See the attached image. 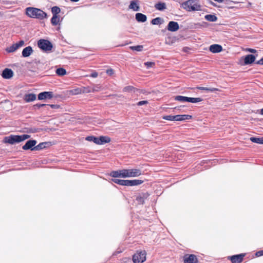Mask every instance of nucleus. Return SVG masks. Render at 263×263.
I'll use <instances>...</instances> for the list:
<instances>
[{
  "instance_id": "4",
  "label": "nucleus",
  "mask_w": 263,
  "mask_h": 263,
  "mask_svg": "<svg viewBox=\"0 0 263 263\" xmlns=\"http://www.w3.org/2000/svg\"><path fill=\"white\" fill-rule=\"evenodd\" d=\"M146 253L145 250L138 251L133 256V260L134 263H143L146 260Z\"/></svg>"
},
{
  "instance_id": "9",
  "label": "nucleus",
  "mask_w": 263,
  "mask_h": 263,
  "mask_svg": "<svg viewBox=\"0 0 263 263\" xmlns=\"http://www.w3.org/2000/svg\"><path fill=\"white\" fill-rule=\"evenodd\" d=\"M47 14L45 12L41 9L34 8V17H36L39 19H43L45 18Z\"/></svg>"
},
{
  "instance_id": "12",
  "label": "nucleus",
  "mask_w": 263,
  "mask_h": 263,
  "mask_svg": "<svg viewBox=\"0 0 263 263\" xmlns=\"http://www.w3.org/2000/svg\"><path fill=\"white\" fill-rule=\"evenodd\" d=\"M13 76V72L11 69L5 68L2 72V76L3 78L9 79Z\"/></svg>"
},
{
  "instance_id": "40",
  "label": "nucleus",
  "mask_w": 263,
  "mask_h": 263,
  "mask_svg": "<svg viewBox=\"0 0 263 263\" xmlns=\"http://www.w3.org/2000/svg\"><path fill=\"white\" fill-rule=\"evenodd\" d=\"M161 19L160 18L157 17V18L153 19L152 21V23L153 25H158L161 23Z\"/></svg>"
},
{
  "instance_id": "16",
  "label": "nucleus",
  "mask_w": 263,
  "mask_h": 263,
  "mask_svg": "<svg viewBox=\"0 0 263 263\" xmlns=\"http://www.w3.org/2000/svg\"><path fill=\"white\" fill-rule=\"evenodd\" d=\"M111 141L110 138L108 136H100L98 138V144L101 145L104 143H107Z\"/></svg>"
},
{
  "instance_id": "29",
  "label": "nucleus",
  "mask_w": 263,
  "mask_h": 263,
  "mask_svg": "<svg viewBox=\"0 0 263 263\" xmlns=\"http://www.w3.org/2000/svg\"><path fill=\"white\" fill-rule=\"evenodd\" d=\"M155 8L159 10H162L166 8L165 4L159 3L155 5Z\"/></svg>"
},
{
  "instance_id": "41",
  "label": "nucleus",
  "mask_w": 263,
  "mask_h": 263,
  "mask_svg": "<svg viewBox=\"0 0 263 263\" xmlns=\"http://www.w3.org/2000/svg\"><path fill=\"white\" fill-rule=\"evenodd\" d=\"M144 65L146 66L147 68L153 67L155 65V63L153 62H147L144 63Z\"/></svg>"
},
{
  "instance_id": "14",
  "label": "nucleus",
  "mask_w": 263,
  "mask_h": 263,
  "mask_svg": "<svg viewBox=\"0 0 263 263\" xmlns=\"http://www.w3.org/2000/svg\"><path fill=\"white\" fill-rule=\"evenodd\" d=\"M167 29L171 31H176L179 29V25L177 22L171 21L169 23Z\"/></svg>"
},
{
  "instance_id": "32",
  "label": "nucleus",
  "mask_w": 263,
  "mask_h": 263,
  "mask_svg": "<svg viewBox=\"0 0 263 263\" xmlns=\"http://www.w3.org/2000/svg\"><path fill=\"white\" fill-rule=\"evenodd\" d=\"M26 14L29 17H33V7H28L26 9Z\"/></svg>"
},
{
  "instance_id": "3",
  "label": "nucleus",
  "mask_w": 263,
  "mask_h": 263,
  "mask_svg": "<svg viewBox=\"0 0 263 263\" xmlns=\"http://www.w3.org/2000/svg\"><path fill=\"white\" fill-rule=\"evenodd\" d=\"M124 178L136 177L140 176L141 171L139 168L123 169Z\"/></svg>"
},
{
  "instance_id": "2",
  "label": "nucleus",
  "mask_w": 263,
  "mask_h": 263,
  "mask_svg": "<svg viewBox=\"0 0 263 263\" xmlns=\"http://www.w3.org/2000/svg\"><path fill=\"white\" fill-rule=\"evenodd\" d=\"M30 137V136L24 134L22 135H10L5 137L4 139L5 143L13 144L23 141Z\"/></svg>"
},
{
  "instance_id": "33",
  "label": "nucleus",
  "mask_w": 263,
  "mask_h": 263,
  "mask_svg": "<svg viewBox=\"0 0 263 263\" xmlns=\"http://www.w3.org/2000/svg\"><path fill=\"white\" fill-rule=\"evenodd\" d=\"M162 118L164 120H169V121H176V118L175 116L173 115H168L164 116L162 117Z\"/></svg>"
},
{
  "instance_id": "27",
  "label": "nucleus",
  "mask_w": 263,
  "mask_h": 263,
  "mask_svg": "<svg viewBox=\"0 0 263 263\" xmlns=\"http://www.w3.org/2000/svg\"><path fill=\"white\" fill-rule=\"evenodd\" d=\"M56 73L59 76H63L66 74V70L63 68H59L56 70Z\"/></svg>"
},
{
  "instance_id": "45",
  "label": "nucleus",
  "mask_w": 263,
  "mask_h": 263,
  "mask_svg": "<svg viewBox=\"0 0 263 263\" xmlns=\"http://www.w3.org/2000/svg\"><path fill=\"white\" fill-rule=\"evenodd\" d=\"M147 104H148L147 101H141L138 102L137 104L138 106H141V105Z\"/></svg>"
},
{
  "instance_id": "19",
  "label": "nucleus",
  "mask_w": 263,
  "mask_h": 263,
  "mask_svg": "<svg viewBox=\"0 0 263 263\" xmlns=\"http://www.w3.org/2000/svg\"><path fill=\"white\" fill-rule=\"evenodd\" d=\"M136 19L138 22H145L147 20V17L144 14L138 13L136 14Z\"/></svg>"
},
{
  "instance_id": "39",
  "label": "nucleus",
  "mask_w": 263,
  "mask_h": 263,
  "mask_svg": "<svg viewBox=\"0 0 263 263\" xmlns=\"http://www.w3.org/2000/svg\"><path fill=\"white\" fill-rule=\"evenodd\" d=\"M144 196H139L137 197L136 200L141 204H143L144 203Z\"/></svg>"
},
{
  "instance_id": "22",
  "label": "nucleus",
  "mask_w": 263,
  "mask_h": 263,
  "mask_svg": "<svg viewBox=\"0 0 263 263\" xmlns=\"http://www.w3.org/2000/svg\"><path fill=\"white\" fill-rule=\"evenodd\" d=\"M205 19L209 22H216L217 20V17L214 14H208L204 16Z\"/></svg>"
},
{
  "instance_id": "8",
  "label": "nucleus",
  "mask_w": 263,
  "mask_h": 263,
  "mask_svg": "<svg viewBox=\"0 0 263 263\" xmlns=\"http://www.w3.org/2000/svg\"><path fill=\"white\" fill-rule=\"evenodd\" d=\"M245 253H241L238 255H234L228 257V259L230 260L232 263H241L245 256Z\"/></svg>"
},
{
  "instance_id": "50",
  "label": "nucleus",
  "mask_w": 263,
  "mask_h": 263,
  "mask_svg": "<svg viewBox=\"0 0 263 263\" xmlns=\"http://www.w3.org/2000/svg\"><path fill=\"white\" fill-rule=\"evenodd\" d=\"M256 64L258 65H263V57L261 58L259 60L256 62Z\"/></svg>"
},
{
  "instance_id": "20",
  "label": "nucleus",
  "mask_w": 263,
  "mask_h": 263,
  "mask_svg": "<svg viewBox=\"0 0 263 263\" xmlns=\"http://www.w3.org/2000/svg\"><path fill=\"white\" fill-rule=\"evenodd\" d=\"M24 44L23 41H20L18 43L13 44L9 49H17L19 48L22 47Z\"/></svg>"
},
{
  "instance_id": "37",
  "label": "nucleus",
  "mask_w": 263,
  "mask_h": 263,
  "mask_svg": "<svg viewBox=\"0 0 263 263\" xmlns=\"http://www.w3.org/2000/svg\"><path fill=\"white\" fill-rule=\"evenodd\" d=\"M51 11L53 15H58L57 14L60 12V9L58 7L55 6L52 7Z\"/></svg>"
},
{
  "instance_id": "48",
  "label": "nucleus",
  "mask_w": 263,
  "mask_h": 263,
  "mask_svg": "<svg viewBox=\"0 0 263 263\" xmlns=\"http://www.w3.org/2000/svg\"><path fill=\"white\" fill-rule=\"evenodd\" d=\"M36 66H37V68L39 70L42 69L44 67V65L40 63H39L38 64L36 63Z\"/></svg>"
},
{
  "instance_id": "42",
  "label": "nucleus",
  "mask_w": 263,
  "mask_h": 263,
  "mask_svg": "<svg viewBox=\"0 0 263 263\" xmlns=\"http://www.w3.org/2000/svg\"><path fill=\"white\" fill-rule=\"evenodd\" d=\"M33 50H23L22 54L23 56L24 57H28L29 55L31 54V51Z\"/></svg>"
},
{
  "instance_id": "36",
  "label": "nucleus",
  "mask_w": 263,
  "mask_h": 263,
  "mask_svg": "<svg viewBox=\"0 0 263 263\" xmlns=\"http://www.w3.org/2000/svg\"><path fill=\"white\" fill-rule=\"evenodd\" d=\"M49 108L53 109H58L60 108V106L58 104H48V106H47V109L49 110Z\"/></svg>"
},
{
  "instance_id": "15",
  "label": "nucleus",
  "mask_w": 263,
  "mask_h": 263,
  "mask_svg": "<svg viewBox=\"0 0 263 263\" xmlns=\"http://www.w3.org/2000/svg\"><path fill=\"white\" fill-rule=\"evenodd\" d=\"M110 176L114 178L122 177L124 178L123 169L116 171H112L110 173Z\"/></svg>"
},
{
  "instance_id": "26",
  "label": "nucleus",
  "mask_w": 263,
  "mask_h": 263,
  "mask_svg": "<svg viewBox=\"0 0 263 263\" xmlns=\"http://www.w3.org/2000/svg\"><path fill=\"white\" fill-rule=\"evenodd\" d=\"M123 90L124 92H132V91L135 92V91H138V89L136 88L135 87H134L133 86H127L124 87Z\"/></svg>"
},
{
  "instance_id": "25",
  "label": "nucleus",
  "mask_w": 263,
  "mask_h": 263,
  "mask_svg": "<svg viewBox=\"0 0 263 263\" xmlns=\"http://www.w3.org/2000/svg\"><path fill=\"white\" fill-rule=\"evenodd\" d=\"M64 53V52L63 51L60 55H57L56 57V58L57 59H63L64 58H68V59H70V58H72V59H74V58H79V59H82V58H85V57H82V56L66 57L64 55H63V54Z\"/></svg>"
},
{
  "instance_id": "44",
  "label": "nucleus",
  "mask_w": 263,
  "mask_h": 263,
  "mask_svg": "<svg viewBox=\"0 0 263 263\" xmlns=\"http://www.w3.org/2000/svg\"><path fill=\"white\" fill-rule=\"evenodd\" d=\"M123 186H131V180H123Z\"/></svg>"
},
{
  "instance_id": "7",
  "label": "nucleus",
  "mask_w": 263,
  "mask_h": 263,
  "mask_svg": "<svg viewBox=\"0 0 263 263\" xmlns=\"http://www.w3.org/2000/svg\"><path fill=\"white\" fill-rule=\"evenodd\" d=\"M38 46L41 49H51L53 47L50 42L43 39L39 41Z\"/></svg>"
},
{
  "instance_id": "13",
  "label": "nucleus",
  "mask_w": 263,
  "mask_h": 263,
  "mask_svg": "<svg viewBox=\"0 0 263 263\" xmlns=\"http://www.w3.org/2000/svg\"><path fill=\"white\" fill-rule=\"evenodd\" d=\"M255 60V57L253 54L246 55L244 58V64L245 65L251 64L253 63Z\"/></svg>"
},
{
  "instance_id": "60",
  "label": "nucleus",
  "mask_w": 263,
  "mask_h": 263,
  "mask_svg": "<svg viewBox=\"0 0 263 263\" xmlns=\"http://www.w3.org/2000/svg\"><path fill=\"white\" fill-rule=\"evenodd\" d=\"M35 95H34V100H35Z\"/></svg>"
},
{
  "instance_id": "46",
  "label": "nucleus",
  "mask_w": 263,
  "mask_h": 263,
  "mask_svg": "<svg viewBox=\"0 0 263 263\" xmlns=\"http://www.w3.org/2000/svg\"><path fill=\"white\" fill-rule=\"evenodd\" d=\"M106 72L109 76H111L114 73V70L112 69H107Z\"/></svg>"
},
{
  "instance_id": "23",
  "label": "nucleus",
  "mask_w": 263,
  "mask_h": 263,
  "mask_svg": "<svg viewBox=\"0 0 263 263\" xmlns=\"http://www.w3.org/2000/svg\"><path fill=\"white\" fill-rule=\"evenodd\" d=\"M250 140L252 142L263 144V137L261 138L251 137Z\"/></svg>"
},
{
  "instance_id": "34",
  "label": "nucleus",
  "mask_w": 263,
  "mask_h": 263,
  "mask_svg": "<svg viewBox=\"0 0 263 263\" xmlns=\"http://www.w3.org/2000/svg\"><path fill=\"white\" fill-rule=\"evenodd\" d=\"M70 92L72 94V95H78V94H80L82 92V91L81 90V88H75V89H72L70 91Z\"/></svg>"
},
{
  "instance_id": "5",
  "label": "nucleus",
  "mask_w": 263,
  "mask_h": 263,
  "mask_svg": "<svg viewBox=\"0 0 263 263\" xmlns=\"http://www.w3.org/2000/svg\"><path fill=\"white\" fill-rule=\"evenodd\" d=\"M174 99L176 101L179 102H189L193 103H196L202 101V99L200 98H190L182 96H177L175 97Z\"/></svg>"
},
{
  "instance_id": "18",
  "label": "nucleus",
  "mask_w": 263,
  "mask_h": 263,
  "mask_svg": "<svg viewBox=\"0 0 263 263\" xmlns=\"http://www.w3.org/2000/svg\"><path fill=\"white\" fill-rule=\"evenodd\" d=\"M176 121H183L190 120L192 118V116L189 115H175Z\"/></svg>"
},
{
  "instance_id": "47",
  "label": "nucleus",
  "mask_w": 263,
  "mask_h": 263,
  "mask_svg": "<svg viewBox=\"0 0 263 263\" xmlns=\"http://www.w3.org/2000/svg\"><path fill=\"white\" fill-rule=\"evenodd\" d=\"M255 255H256L257 257H259V256H262V255H263V250H262L259 251H257V252L256 253Z\"/></svg>"
},
{
  "instance_id": "28",
  "label": "nucleus",
  "mask_w": 263,
  "mask_h": 263,
  "mask_svg": "<svg viewBox=\"0 0 263 263\" xmlns=\"http://www.w3.org/2000/svg\"><path fill=\"white\" fill-rule=\"evenodd\" d=\"M60 22V17L58 15H53L51 18V23L54 25H57Z\"/></svg>"
},
{
  "instance_id": "43",
  "label": "nucleus",
  "mask_w": 263,
  "mask_h": 263,
  "mask_svg": "<svg viewBox=\"0 0 263 263\" xmlns=\"http://www.w3.org/2000/svg\"><path fill=\"white\" fill-rule=\"evenodd\" d=\"M112 181L116 184L123 185V180L119 179H113Z\"/></svg>"
},
{
  "instance_id": "1",
  "label": "nucleus",
  "mask_w": 263,
  "mask_h": 263,
  "mask_svg": "<svg viewBox=\"0 0 263 263\" xmlns=\"http://www.w3.org/2000/svg\"><path fill=\"white\" fill-rule=\"evenodd\" d=\"M182 7L187 11L201 10V6L197 0H188L181 4Z\"/></svg>"
},
{
  "instance_id": "31",
  "label": "nucleus",
  "mask_w": 263,
  "mask_h": 263,
  "mask_svg": "<svg viewBox=\"0 0 263 263\" xmlns=\"http://www.w3.org/2000/svg\"><path fill=\"white\" fill-rule=\"evenodd\" d=\"M86 140L89 141H93L97 144H98V138L94 136H88L86 138Z\"/></svg>"
},
{
  "instance_id": "10",
  "label": "nucleus",
  "mask_w": 263,
  "mask_h": 263,
  "mask_svg": "<svg viewBox=\"0 0 263 263\" xmlns=\"http://www.w3.org/2000/svg\"><path fill=\"white\" fill-rule=\"evenodd\" d=\"M53 97V92L51 91H44L39 94L38 99L44 100L46 99H51Z\"/></svg>"
},
{
  "instance_id": "24",
  "label": "nucleus",
  "mask_w": 263,
  "mask_h": 263,
  "mask_svg": "<svg viewBox=\"0 0 263 263\" xmlns=\"http://www.w3.org/2000/svg\"><path fill=\"white\" fill-rule=\"evenodd\" d=\"M200 90H204L210 92H214L216 91H220V90L217 88L214 87H200L199 88Z\"/></svg>"
},
{
  "instance_id": "54",
  "label": "nucleus",
  "mask_w": 263,
  "mask_h": 263,
  "mask_svg": "<svg viewBox=\"0 0 263 263\" xmlns=\"http://www.w3.org/2000/svg\"><path fill=\"white\" fill-rule=\"evenodd\" d=\"M214 1L218 3H221L223 2L224 0H214Z\"/></svg>"
},
{
  "instance_id": "21",
  "label": "nucleus",
  "mask_w": 263,
  "mask_h": 263,
  "mask_svg": "<svg viewBox=\"0 0 263 263\" xmlns=\"http://www.w3.org/2000/svg\"><path fill=\"white\" fill-rule=\"evenodd\" d=\"M33 147V140H30L28 141L26 144L23 146V149L25 150H27L29 149H31L33 150L32 148Z\"/></svg>"
},
{
  "instance_id": "11",
  "label": "nucleus",
  "mask_w": 263,
  "mask_h": 263,
  "mask_svg": "<svg viewBox=\"0 0 263 263\" xmlns=\"http://www.w3.org/2000/svg\"><path fill=\"white\" fill-rule=\"evenodd\" d=\"M36 143V141L34 140V150L35 151H39L42 149L44 148H46L50 146V142H42L40 143L36 146H35Z\"/></svg>"
},
{
  "instance_id": "58",
  "label": "nucleus",
  "mask_w": 263,
  "mask_h": 263,
  "mask_svg": "<svg viewBox=\"0 0 263 263\" xmlns=\"http://www.w3.org/2000/svg\"><path fill=\"white\" fill-rule=\"evenodd\" d=\"M261 114L263 115V108L261 109Z\"/></svg>"
},
{
  "instance_id": "17",
  "label": "nucleus",
  "mask_w": 263,
  "mask_h": 263,
  "mask_svg": "<svg viewBox=\"0 0 263 263\" xmlns=\"http://www.w3.org/2000/svg\"><path fill=\"white\" fill-rule=\"evenodd\" d=\"M129 8L132 9L134 11H138L139 10L140 7L138 1H134L130 2L129 6Z\"/></svg>"
},
{
  "instance_id": "57",
  "label": "nucleus",
  "mask_w": 263,
  "mask_h": 263,
  "mask_svg": "<svg viewBox=\"0 0 263 263\" xmlns=\"http://www.w3.org/2000/svg\"><path fill=\"white\" fill-rule=\"evenodd\" d=\"M70 1L72 2H78L79 0H70Z\"/></svg>"
},
{
  "instance_id": "35",
  "label": "nucleus",
  "mask_w": 263,
  "mask_h": 263,
  "mask_svg": "<svg viewBox=\"0 0 263 263\" xmlns=\"http://www.w3.org/2000/svg\"><path fill=\"white\" fill-rule=\"evenodd\" d=\"M24 100L27 102L33 101V93L26 95L24 97Z\"/></svg>"
},
{
  "instance_id": "49",
  "label": "nucleus",
  "mask_w": 263,
  "mask_h": 263,
  "mask_svg": "<svg viewBox=\"0 0 263 263\" xmlns=\"http://www.w3.org/2000/svg\"><path fill=\"white\" fill-rule=\"evenodd\" d=\"M98 76V73L96 71H94L90 74V77L92 78H97Z\"/></svg>"
},
{
  "instance_id": "30",
  "label": "nucleus",
  "mask_w": 263,
  "mask_h": 263,
  "mask_svg": "<svg viewBox=\"0 0 263 263\" xmlns=\"http://www.w3.org/2000/svg\"><path fill=\"white\" fill-rule=\"evenodd\" d=\"M143 180L139 179H135L131 180V186H136L143 183Z\"/></svg>"
},
{
  "instance_id": "38",
  "label": "nucleus",
  "mask_w": 263,
  "mask_h": 263,
  "mask_svg": "<svg viewBox=\"0 0 263 263\" xmlns=\"http://www.w3.org/2000/svg\"><path fill=\"white\" fill-rule=\"evenodd\" d=\"M223 47L218 44H213L210 47L209 49H222Z\"/></svg>"
},
{
  "instance_id": "61",
  "label": "nucleus",
  "mask_w": 263,
  "mask_h": 263,
  "mask_svg": "<svg viewBox=\"0 0 263 263\" xmlns=\"http://www.w3.org/2000/svg\"><path fill=\"white\" fill-rule=\"evenodd\" d=\"M211 4H212L213 5L215 6V5L213 4V3L211 2Z\"/></svg>"
},
{
  "instance_id": "56",
  "label": "nucleus",
  "mask_w": 263,
  "mask_h": 263,
  "mask_svg": "<svg viewBox=\"0 0 263 263\" xmlns=\"http://www.w3.org/2000/svg\"><path fill=\"white\" fill-rule=\"evenodd\" d=\"M249 51L252 53H255L256 51V50H249Z\"/></svg>"
},
{
  "instance_id": "52",
  "label": "nucleus",
  "mask_w": 263,
  "mask_h": 263,
  "mask_svg": "<svg viewBox=\"0 0 263 263\" xmlns=\"http://www.w3.org/2000/svg\"><path fill=\"white\" fill-rule=\"evenodd\" d=\"M35 106H37L39 108L42 107V106H45L47 108V106H48V104H36Z\"/></svg>"
},
{
  "instance_id": "55",
  "label": "nucleus",
  "mask_w": 263,
  "mask_h": 263,
  "mask_svg": "<svg viewBox=\"0 0 263 263\" xmlns=\"http://www.w3.org/2000/svg\"><path fill=\"white\" fill-rule=\"evenodd\" d=\"M24 49H32V47L31 46H28L24 48Z\"/></svg>"
},
{
  "instance_id": "53",
  "label": "nucleus",
  "mask_w": 263,
  "mask_h": 263,
  "mask_svg": "<svg viewBox=\"0 0 263 263\" xmlns=\"http://www.w3.org/2000/svg\"><path fill=\"white\" fill-rule=\"evenodd\" d=\"M210 51H212L213 53H218V52H220L221 50H210Z\"/></svg>"
},
{
  "instance_id": "59",
  "label": "nucleus",
  "mask_w": 263,
  "mask_h": 263,
  "mask_svg": "<svg viewBox=\"0 0 263 263\" xmlns=\"http://www.w3.org/2000/svg\"><path fill=\"white\" fill-rule=\"evenodd\" d=\"M8 51V52H13V51H14L15 50H7Z\"/></svg>"
},
{
  "instance_id": "6",
  "label": "nucleus",
  "mask_w": 263,
  "mask_h": 263,
  "mask_svg": "<svg viewBox=\"0 0 263 263\" xmlns=\"http://www.w3.org/2000/svg\"><path fill=\"white\" fill-rule=\"evenodd\" d=\"M184 263H198V259L194 254H186L183 257Z\"/></svg>"
},
{
  "instance_id": "51",
  "label": "nucleus",
  "mask_w": 263,
  "mask_h": 263,
  "mask_svg": "<svg viewBox=\"0 0 263 263\" xmlns=\"http://www.w3.org/2000/svg\"><path fill=\"white\" fill-rule=\"evenodd\" d=\"M143 48V46H141V45H138L137 46H133V47H131L132 49H138L139 48Z\"/></svg>"
}]
</instances>
